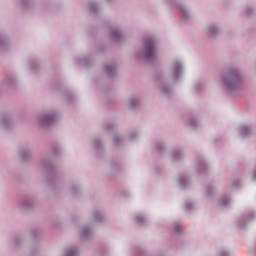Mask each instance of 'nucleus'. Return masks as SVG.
I'll return each mask as SVG.
<instances>
[{
	"label": "nucleus",
	"mask_w": 256,
	"mask_h": 256,
	"mask_svg": "<svg viewBox=\"0 0 256 256\" xmlns=\"http://www.w3.org/2000/svg\"><path fill=\"white\" fill-rule=\"evenodd\" d=\"M146 59L152 60L155 57L154 42L152 40H146L145 42Z\"/></svg>",
	"instance_id": "obj_1"
},
{
	"label": "nucleus",
	"mask_w": 256,
	"mask_h": 256,
	"mask_svg": "<svg viewBox=\"0 0 256 256\" xmlns=\"http://www.w3.org/2000/svg\"><path fill=\"white\" fill-rule=\"evenodd\" d=\"M106 71H108V72H109V67H106Z\"/></svg>",
	"instance_id": "obj_4"
},
{
	"label": "nucleus",
	"mask_w": 256,
	"mask_h": 256,
	"mask_svg": "<svg viewBox=\"0 0 256 256\" xmlns=\"http://www.w3.org/2000/svg\"><path fill=\"white\" fill-rule=\"evenodd\" d=\"M68 256H74V252H69Z\"/></svg>",
	"instance_id": "obj_3"
},
{
	"label": "nucleus",
	"mask_w": 256,
	"mask_h": 256,
	"mask_svg": "<svg viewBox=\"0 0 256 256\" xmlns=\"http://www.w3.org/2000/svg\"><path fill=\"white\" fill-rule=\"evenodd\" d=\"M236 83V77L234 75L228 76L225 78V84L228 85L230 88L233 87V84Z\"/></svg>",
	"instance_id": "obj_2"
}]
</instances>
